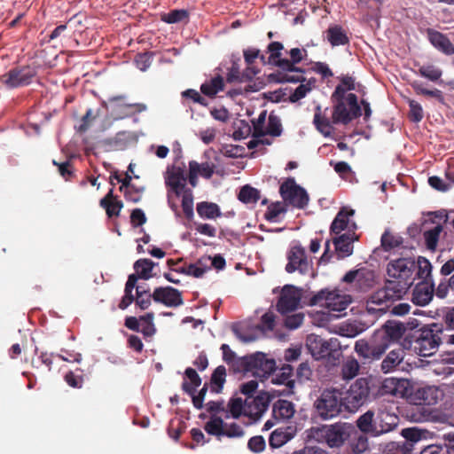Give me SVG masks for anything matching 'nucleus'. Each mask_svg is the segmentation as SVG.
<instances>
[{
  "instance_id": "34",
  "label": "nucleus",
  "mask_w": 454,
  "mask_h": 454,
  "mask_svg": "<svg viewBox=\"0 0 454 454\" xmlns=\"http://www.w3.org/2000/svg\"><path fill=\"white\" fill-rule=\"evenodd\" d=\"M442 226L441 224H437L434 228L424 231L423 237L425 240V246L427 250L431 252H434L436 250L439 238L442 232Z\"/></svg>"
},
{
  "instance_id": "14",
  "label": "nucleus",
  "mask_w": 454,
  "mask_h": 454,
  "mask_svg": "<svg viewBox=\"0 0 454 454\" xmlns=\"http://www.w3.org/2000/svg\"><path fill=\"white\" fill-rule=\"evenodd\" d=\"M301 298V291L294 286L286 285L280 293L276 304L277 310L281 315H286L297 309Z\"/></svg>"
},
{
  "instance_id": "46",
  "label": "nucleus",
  "mask_w": 454,
  "mask_h": 454,
  "mask_svg": "<svg viewBox=\"0 0 454 454\" xmlns=\"http://www.w3.org/2000/svg\"><path fill=\"white\" fill-rule=\"evenodd\" d=\"M182 208L185 217L191 220L193 217V196L190 189L182 192Z\"/></svg>"
},
{
  "instance_id": "63",
  "label": "nucleus",
  "mask_w": 454,
  "mask_h": 454,
  "mask_svg": "<svg viewBox=\"0 0 454 454\" xmlns=\"http://www.w3.org/2000/svg\"><path fill=\"white\" fill-rule=\"evenodd\" d=\"M182 97L184 98H189L192 100L194 103H198L200 106H207V101L205 98H203L199 91L193 89H188L182 92Z\"/></svg>"
},
{
  "instance_id": "52",
  "label": "nucleus",
  "mask_w": 454,
  "mask_h": 454,
  "mask_svg": "<svg viewBox=\"0 0 454 454\" xmlns=\"http://www.w3.org/2000/svg\"><path fill=\"white\" fill-rule=\"evenodd\" d=\"M228 407L231 417L238 419L242 413L244 414L245 401L243 402L240 397L231 398L228 403Z\"/></svg>"
},
{
  "instance_id": "7",
  "label": "nucleus",
  "mask_w": 454,
  "mask_h": 454,
  "mask_svg": "<svg viewBox=\"0 0 454 454\" xmlns=\"http://www.w3.org/2000/svg\"><path fill=\"white\" fill-rule=\"evenodd\" d=\"M344 403L338 391L325 390L317 402L316 411L323 419H333L340 414Z\"/></svg>"
},
{
  "instance_id": "18",
  "label": "nucleus",
  "mask_w": 454,
  "mask_h": 454,
  "mask_svg": "<svg viewBox=\"0 0 454 454\" xmlns=\"http://www.w3.org/2000/svg\"><path fill=\"white\" fill-rule=\"evenodd\" d=\"M153 300L167 307L176 308L184 304L182 293L172 286L156 287L153 293Z\"/></svg>"
},
{
  "instance_id": "45",
  "label": "nucleus",
  "mask_w": 454,
  "mask_h": 454,
  "mask_svg": "<svg viewBox=\"0 0 454 454\" xmlns=\"http://www.w3.org/2000/svg\"><path fill=\"white\" fill-rule=\"evenodd\" d=\"M359 364L354 359H348L341 367V375L345 380H351L356 377L359 372Z\"/></svg>"
},
{
  "instance_id": "1",
  "label": "nucleus",
  "mask_w": 454,
  "mask_h": 454,
  "mask_svg": "<svg viewBox=\"0 0 454 454\" xmlns=\"http://www.w3.org/2000/svg\"><path fill=\"white\" fill-rule=\"evenodd\" d=\"M415 270L416 261L411 257L389 262L387 267L388 278L385 286L371 296L370 302L381 306L379 310H384L389 307L388 303L401 299L413 285Z\"/></svg>"
},
{
  "instance_id": "64",
  "label": "nucleus",
  "mask_w": 454,
  "mask_h": 454,
  "mask_svg": "<svg viewBox=\"0 0 454 454\" xmlns=\"http://www.w3.org/2000/svg\"><path fill=\"white\" fill-rule=\"evenodd\" d=\"M421 454H450V442H446L444 446L429 445L421 451Z\"/></svg>"
},
{
  "instance_id": "15",
  "label": "nucleus",
  "mask_w": 454,
  "mask_h": 454,
  "mask_svg": "<svg viewBox=\"0 0 454 454\" xmlns=\"http://www.w3.org/2000/svg\"><path fill=\"white\" fill-rule=\"evenodd\" d=\"M272 397H274V395L269 392H260L255 397H247L244 415L254 420L259 419L268 409Z\"/></svg>"
},
{
  "instance_id": "33",
  "label": "nucleus",
  "mask_w": 454,
  "mask_h": 454,
  "mask_svg": "<svg viewBox=\"0 0 454 454\" xmlns=\"http://www.w3.org/2000/svg\"><path fill=\"white\" fill-rule=\"evenodd\" d=\"M223 419L219 416L212 415L209 420L205 423L204 429L208 434L216 436L217 439L221 440L223 436Z\"/></svg>"
},
{
  "instance_id": "51",
  "label": "nucleus",
  "mask_w": 454,
  "mask_h": 454,
  "mask_svg": "<svg viewBox=\"0 0 454 454\" xmlns=\"http://www.w3.org/2000/svg\"><path fill=\"white\" fill-rule=\"evenodd\" d=\"M245 434L242 427L235 422L227 424L224 422L223 436L228 438H240Z\"/></svg>"
},
{
  "instance_id": "9",
  "label": "nucleus",
  "mask_w": 454,
  "mask_h": 454,
  "mask_svg": "<svg viewBox=\"0 0 454 454\" xmlns=\"http://www.w3.org/2000/svg\"><path fill=\"white\" fill-rule=\"evenodd\" d=\"M387 344L374 333L370 340L361 339L355 344V351L364 360H379L387 349Z\"/></svg>"
},
{
  "instance_id": "38",
  "label": "nucleus",
  "mask_w": 454,
  "mask_h": 454,
  "mask_svg": "<svg viewBox=\"0 0 454 454\" xmlns=\"http://www.w3.org/2000/svg\"><path fill=\"white\" fill-rule=\"evenodd\" d=\"M155 263L150 259H139L134 263L136 275L142 279H149L153 277L152 270Z\"/></svg>"
},
{
  "instance_id": "32",
  "label": "nucleus",
  "mask_w": 454,
  "mask_h": 454,
  "mask_svg": "<svg viewBox=\"0 0 454 454\" xmlns=\"http://www.w3.org/2000/svg\"><path fill=\"white\" fill-rule=\"evenodd\" d=\"M196 210L198 215L204 219H215L222 215L219 206L213 202H200L197 204Z\"/></svg>"
},
{
  "instance_id": "29",
  "label": "nucleus",
  "mask_w": 454,
  "mask_h": 454,
  "mask_svg": "<svg viewBox=\"0 0 454 454\" xmlns=\"http://www.w3.org/2000/svg\"><path fill=\"white\" fill-rule=\"evenodd\" d=\"M437 390L432 387L419 388L413 394V400L419 405H432L437 402Z\"/></svg>"
},
{
  "instance_id": "54",
  "label": "nucleus",
  "mask_w": 454,
  "mask_h": 454,
  "mask_svg": "<svg viewBox=\"0 0 454 454\" xmlns=\"http://www.w3.org/2000/svg\"><path fill=\"white\" fill-rule=\"evenodd\" d=\"M266 120V111H262L257 119L252 120V125L254 129L253 137H262L265 136V130L263 129Z\"/></svg>"
},
{
  "instance_id": "62",
  "label": "nucleus",
  "mask_w": 454,
  "mask_h": 454,
  "mask_svg": "<svg viewBox=\"0 0 454 454\" xmlns=\"http://www.w3.org/2000/svg\"><path fill=\"white\" fill-rule=\"evenodd\" d=\"M275 326V315L273 312L268 311L261 317V324L258 329L261 331H272Z\"/></svg>"
},
{
  "instance_id": "8",
  "label": "nucleus",
  "mask_w": 454,
  "mask_h": 454,
  "mask_svg": "<svg viewBox=\"0 0 454 454\" xmlns=\"http://www.w3.org/2000/svg\"><path fill=\"white\" fill-rule=\"evenodd\" d=\"M346 100L347 102H339L334 105L332 118L335 124L347 125L361 115V107L358 105L356 95L348 93Z\"/></svg>"
},
{
  "instance_id": "4",
  "label": "nucleus",
  "mask_w": 454,
  "mask_h": 454,
  "mask_svg": "<svg viewBox=\"0 0 454 454\" xmlns=\"http://www.w3.org/2000/svg\"><path fill=\"white\" fill-rule=\"evenodd\" d=\"M443 332V326L441 324L434 323L422 327L414 341V349L420 356H432L442 342Z\"/></svg>"
},
{
  "instance_id": "56",
  "label": "nucleus",
  "mask_w": 454,
  "mask_h": 454,
  "mask_svg": "<svg viewBox=\"0 0 454 454\" xmlns=\"http://www.w3.org/2000/svg\"><path fill=\"white\" fill-rule=\"evenodd\" d=\"M304 315L302 313H295L286 315L284 319V325L289 330H294L301 326L303 322Z\"/></svg>"
},
{
  "instance_id": "40",
  "label": "nucleus",
  "mask_w": 454,
  "mask_h": 454,
  "mask_svg": "<svg viewBox=\"0 0 454 454\" xmlns=\"http://www.w3.org/2000/svg\"><path fill=\"white\" fill-rule=\"evenodd\" d=\"M233 133L232 137L235 140H241L247 138L252 131L251 126L245 120H237L232 125Z\"/></svg>"
},
{
  "instance_id": "12",
  "label": "nucleus",
  "mask_w": 454,
  "mask_h": 454,
  "mask_svg": "<svg viewBox=\"0 0 454 454\" xmlns=\"http://www.w3.org/2000/svg\"><path fill=\"white\" fill-rule=\"evenodd\" d=\"M244 361L247 366H250L249 372L254 377L261 379V380L268 379L277 368L275 360L268 358L263 353L247 356V358Z\"/></svg>"
},
{
  "instance_id": "60",
  "label": "nucleus",
  "mask_w": 454,
  "mask_h": 454,
  "mask_svg": "<svg viewBox=\"0 0 454 454\" xmlns=\"http://www.w3.org/2000/svg\"><path fill=\"white\" fill-rule=\"evenodd\" d=\"M207 270V268L203 267L202 259H200L196 263L187 265L185 275L201 278Z\"/></svg>"
},
{
  "instance_id": "59",
  "label": "nucleus",
  "mask_w": 454,
  "mask_h": 454,
  "mask_svg": "<svg viewBox=\"0 0 454 454\" xmlns=\"http://www.w3.org/2000/svg\"><path fill=\"white\" fill-rule=\"evenodd\" d=\"M286 211L281 203H272L267 208L265 219L269 222H277L278 216Z\"/></svg>"
},
{
  "instance_id": "27",
  "label": "nucleus",
  "mask_w": 454,
  "mask_h": 454,
  "mask_svg": "<svg viewBox=\"0 0 454 454\" xmlns=\"http://www.w3.org/2000/svg\"><path fill=\"white\" fill-rule=\"evenodd\" d=\"M295 412L293 403L287 400H278L273 404V418L278 420H287L291 419Z\"/></svg>"
},
{
  "instance_id": "43",
  "label": "nucleus",
  "mask_w": 454,
  "mask_h": 454,
  "mask_svg": "<svg viewBox=\"0 0 454 454\" xmlns=\"http://www.w3.org/2000/svg\"><path fill=\"white\" fill-rule=\"evenodd\" d=\"M189 18V12L184 9L172 10L161 16V20L168 24L181 22Z\"/></svg>"
},
{
  "instance_id": "20",
  "label": "nucleus",
  "mask_w": 454,
  "mask_h": 454,
  "mask_svg": "<svg viewBox=\"0 0 454 454\" xmlns=\"http://www.w3.org/2000/svg\"><path fill=\"white\" fill-rule=\"evenodd\" d=\"M402 435L405 441L399 442H391L388 447L389 450H394L395 454H410L412 450V443L421 439V432L414 427L404 428Z\"/></svg>"
},
{
  "instance_id": "48",
  "label": "nucleus",
  "mask_w": 454,
  "mask_h": 454,
  "mask_svg": "<svg viewBox=\"0 0 454 454\" xmlns=\"http://www.w3.org/2000/svg\"><path fill=\"white\" fill-rule=\"evenodd\" d=\"M411 87L418 95L432 97V98H435L439 100L442 99V93L440 90H437V89L427 90V89L424 88L421 82L414 81L411 83Z\"/></svg>"
},
{
  "instance_id": "30",
  "label": "nucleus",
  "mask_w": 454,
  "mask_h": 454,
  "mask_svg": "<svg viewBox=\"0 0 454 454\" xmlns=\"http://www.w3.org/2000/svg\"><path fill=\"white\" fill-rule=\"evenodd\" d=\"M404 351L399 348L390 351L381 363V371L387 373L395 370L403 360Z\"/></svg>"
},
{
  "instance_id": "2",
  "label": "nucleus",
  "mask_w": 454,
  "mask_h": 454,
  "mask_svg": "<svg viewBox=\"0 0 454 454\" xmlns=\"http://www.w3.org/2000/svg\"><path fill=\"white\" fill-rule=\"evenodd\" d=\"M398 417L386 408L368 410L356 419L358 429L372 437L393 431L398 425Z\"/></svg>"
},
{
  "instance_id": "11",
  "label": "nucleus",
  "mask_w": 454,
  "mask_h": 454,
  "mask_svg": "<svg viewBox=\"0 0 454 454\" xmlns=\"http://www.w3.org/2000/svg\"><path fill=\"white\" fill-rule=\"evenodd\" d=\"M341 356L340 341L336 338L328 340L314 337V360L325 359L327 364H335Z\"/></svg>"
},
{
  "instance_id": "17",
  "label": "nucleus",
  "mask_w": 454,
  "mask_h": 454,
  "mask_svg": "<svg viewBox=\"0 0 454 454\" xmlns=\"http://www.w3.org/2000/svg\"><path fill=\"white\" fill-rule=\"evenodd\" d=\"M287 260L288 262L286 265V272L299 271L301 274H305L308 271L309 262L306 250L301 245L291 247L287 252Z\"/></svg>"
},
{
  "instance_id": "50",
  "label": "nucleus",
  "mask_w": 454,
  "mask_h": 454,
  "mask_svg": "<svg viewBox=\"0 0 454 454\" xmlns=\"http://www.w3.org/2000/svg\"><path fill=\"white\" fill-rule=\"evenodd\" d=\"M282 133V125L279 118L272 114H270L268 119V125L265 130V135L272 137H279Z\"/></svg>"
},
{
  "instance_id": "19",
  "label": "nucleus",
  "mask_w": 454,
  "mask_h": 454,
  "mask_svg": "<svg viewBox=\"0 0 454 454\" xmlns=\"http://www.w3.org/2000/svg\"><path fill=\"white\" fill-rule=\"evenodd\" d=\"M187 177L184 175V169L180 167L172 166L168 168L165 174V183L167 187H169L176 197H179L184 190H186Z\"/></svg>"
},
{
  "instance_id": "57",
  "label": "nucleus",
  "mask_w": 454,
  "mask_h": 454,
  "mask_svg": "<svg viewBox=\"0 0 454 454\" xmlns=\"http://www.w3.org/2000/svg\"><path fill=\"white\" fill-rule=\"evenodd\" d=\"M409 118L414 122H419L423 119V109L419 103L415 100L409 101Z\"/></svg>"
},
{
  "instance_id": "5",
  "label": "nucleus",
  "mask_w": 454,
  "mask_h": 454,
  "mask_svg": "<svg viewBox=\"0 0 454 454\" xmlns=\"http://www.w3.org/2000/svg\"><path fill=\"white\" fill-rule=\"evenodd\" d=\"M348 423H335L314 428V440L325 442L329 447H340L349 436Z\"/></svg>"
},
{
  "instance_id": "39",
  "label": "nucleus",
  "mask_w": 454,
  "mask_h": 454,
  "mask_svg": "<svg viewBox=\"0 0 454 454\" xmlns=\"http://www.w3.org/2000/svg\"><path fill=\"white\" fill-rule=\"evenodd\" d=\"M238 199L246 204L256 203L260 200V192L247 184L240 189L238 194Z\"/></svg>"
},
{
  "instance_id": "42",
  "label": "nucleus",
  "mask_w": 454,
  "mask_h": 454,
  "mask_svg": "<svg viewBox=\"0 0 454 454\" xmlns=\"http://www.w3.org/2000/svg\"><path fill=\"white\" fill-rule=\"evenodd\" d=\"M418 74L431 82H436L441 78L442 71L435 66L428 64L420 66Z\"/></svg>"
},
{
  "instance_id": "35",
  "label": "nucleus",
  "mask_w": 454,
  "mask_h": 454,
  "mask_svg": "<svg viewBox=\"0 0 454 454\" xmlns=\"http://www.w3.org/2000/svg\"><path fill=\"white\" fill-rule=\"evenodd\" d=\"M184 375L188 378L190 383L186 381L183 382L182 388L187 394L193 395L196 392L197 387L201 385V378L192 367L185 369Z\"/></svg>"
},
{
  "instance_id": "61",
  "label": "nucleus",
  "mask_w": 454,
  "mask_h": 454,
  "mask_svg": "<svg viewBox=\"0 0 454 454\" xmlns=\"http://www.w3.org/2000/svg\"><path fill=\"white\" fill-rule=\"evenodd\" d=\"M144 191V187H136L135 185H132L124 191V197L127 200L137 203L141 200Z\"/></svg>"
},
{
  "instance_id": "23",
  "label": "nucleus",
  "mask_w": 454,
  "mask_h": 454,
  "mask_svg": "<svg viewBox=\"0 0 454 454\" xmlns=\"http://www.w3.org/2000/svg\"><path fill=\"white\" fill-rule=\"evenodd\" d=\"M405 328L402 324L395 322H387L381 330L376 331L375 333L381 340L387 344V348L391 342L398 340L404 333Z\"/></svg>"
},
{
  "instance_id": "28",
  "label": "nucleus",
  "mask_w": 454,
  "mask_h": 454,
  "mask_svg": "<svg viewBox=\"0 0 454 454\" xmlns=\"http://www.w3.org/2000/svg\"><path fill=\"white\" fill-rule=\"evenodd\" d=\"M134 140V135L129 131H119L114 137L106 138L105 145L115 149L124 150Z\"/></svg>"
},
{
  "instance_id": "58",
  "label": "nucleus",
  "mask_w": 454,
  "mask_h": 454,
  "mask_svg": "<svg viewBox=\"0 0 454 454\" xmlns=\"http://www.w3.org/2000/svg\"><path fill=\"white\" fill-rule=\"evenodd\" d=\"M243 55L247 66H251L257 58H259L263 64L266 63V57L263 54H260V51L258 49H246L243 51Z\"/></svg>"
},
{
  "instance_id": "41",
  "label": "nucleus",
  "mask_w": 454,
  "mask_h": 454,
  "mask_svg": "<svg viewBox=\"0 0 454 454\" xmlns=\"http://www.w3.org/2000/svg\"><path fill=\"white\" fill-rule=\"evenodd\" d=\"M401 236L394 235L389 231H385L381 236V246L385 251H390L395 247H399L403 244Z\"/></svg>"
},
{
  "instance_id": "55",
  "label": "nucleus",
  "mask_w": 454,
  "mask_h": 454,
  "mask_svg": "<svg viewBox=\"0 0 454 454\" xmlns=\"http://www.w3.org/2000/svg\"><path fill=\"white\" fill-rule=\"evenodd\" d=\"M266 442L262 435L251 437L247 442V448L254 453H261L265 450Z\"/></svg>"
},
{
  "instance_id": "36",
  "label": "nucleus",
  "mask_w": 454,
  "mask_h": 454,
  "mask_svg": "<svg viewBox=\"0 0 454 454\" xmlns=\"http://www.w3.org/2000/svg\"><path fill=\"white\" fill-rule=\"evenodd\" d=\"M226 381V369L223 365L217 366L210 379V388L212 392L221 393Z\"/></svg>"
},
{
  "instance_id": "47",
  "label": "nucleus",
  "mask_w": 454,
  "mask_h": 454,
  "mask_svg": "<svg viewBox=\"0 0 454 454\" xmlns=\"http://www.w3.org/2000/svg\"><path fill=\"white\" fill-rule=\"evenodd\" d=\"M416 269H418V278L423 280H427L431 276L432 265L430 262L425 257L419 256L416 262Z\"/></svg>"
},
{
  "instance_id": "3",
  "label": "nucleus",
  "mask_w": 454,
  "mask_h": 454,
  "mask_svg": "<svg viewBox=\"0 0 454 454\" xmlns=\"http://www.w3.org/2000/svg\"><path fill=\"white\" fill-rule=\"evenodd\" d=\"M287 53L290 56V59H284L283 60H278L277 63L278 70L271 74L270 78L279 83H297L304 81L303 70L296 67L295 65L300 63L307 55L306 50L293 48Z\"/></svg>"
},
{
  "instance_id": "16",
  "label": "nucleus",
  "mask_w": 454,
  "mask_h": 454,
  "mask_svg": "<svg viewBox=\"0 0 454 454\" xmlns=\"http://www.w3.org/2000/svg\"><path fill=\"white\" fill-rule=\"evenodd\" d=\"M356 230V224L352 223V230L333 239L334 253L332 255H335L340 260L352 254L353 243L358 239V236L355 232Z\"/></svg>"
},
{
  "instance_id": "53",
  "label": "nucleus",
  "mask_w": 454,
  "mask_h": 454,
  "mask_svg": "<svg viewBox=\"0 0 454 454\" xmlns=\"http://www.w3.org/2000/svg\"><path fill=\"white\" fill-rule=\"evenodd\" d=\"M449 290L454 292V274L448 280L444 279L440 282L435 294L438 298L443 299L447 296Z\"/></svg>"
},
{
  "instance_id": "6",
  "label": "nucleus",
  "mask_w": 454,
  "mask_h": 454,
  "mask_svg": "<svg viewBox=\"0 0 454 454\" xmlns=\"http://www.w3.org/2000/svg\"><path fill=\"white\" fill-rule=\"evenodd\" d=\"M369 395L368 380L365 378L357 379L342 397L344 409L349 412L357 411L368 400Z\"/></svg>"
},
{
  "instance_id": "25",
  "label": "nucleus",
  "mask_w": 454,
  "mask_h": 454,
  "mask_svg": "<svg viewBox=\"0 0 454 454\" xmlns=\"http://www.w3.org/2000/svg\"><path fill=\"white\" fill-rule=\"evenodd\" d=\"M434 295V284L419 283L416 285L412 292L411 301L419 306H426L430 302Z\"/></svg>"
},
{
  "instance_id": "22",
  "label": "nucleus",
  "mask_w": 454,
  "mask_h": 454,
  "mask_svg": "<svg viewBox=\"0 0 454 454\" xmlns=\"http://www.w3.org/2000/svg\"><path fill=\"white\" fill-rule=\"evenodd\" d=\"M427 35L428 41L439 51L448 56L454 54V44L446 35L433 28H428Z\"/></svg>"
},
{
  "instance_id": "49",
  "label": "nucleus",
  "mask_w": 454,
  "mask_h": 454,
  "mask_svg": "<svg viewBox=\"0 0 454 454\" xmlns=\"http://www.w3.org/2000/svg\"><path fill=\"white\" fill-rule=\"evenodd\" d=\"M284 49L283 44L280 42H271L268 47V52H270L269 56V63H271L277 67V63L278 60H283L281 58V51Z\"/></svg>"
},
{
  "instance_id": "44",
  "label": "nucleus",
  "mask_w": 454,
  "mask_h": 454,
  "mask_svg": "<svg viewBox=\"0 0 454 454\" xmlns=\"http://www.w3.org/2000/svg\"><path fill=\"white\" fill-rule=\"evenodd\" d=\"M153 294L149 290H145L142 286H138L136 288V305L141 309H146L151 305Z\"/></svg>"
},
{
  "instance_id": "10",
  "label": "nucleus",
  "mask_w": 454,
  "mask_h": 454,
  "mask_svg": "<svg viewBox=\"0 0 454 454\" xmlns=\"http://www.w3.org/2000/svg\"><path fill=\"white\" fill-rule=\"evenodd\" d=\"M35 75L34 67L23 66L12 68L1 76L0 81L7 88L14 89L30 84Z\"/></svg>"
},
{
  "instance_id": "21",
  "label": "nucleus",
  "mask_w": 454,
  "mask_h": 454,
  "mask_svg": "<svg viewBox=\"0 0 454 454\" xmlns=\"http://www.w3.org/2000/svg\"><path fill=\"white\" fill-rule=\"evenodd\" d=\"M293 367L289 364H284L279 372L271 378V382L276 385H284L285 388L282 390H274L272 395H288L293 393L292 389L294 386V380L292 379Z\"/></svg>"
},
{
  "instance_id": "13",
  "label": "nucleus",
  "mask_w": 454,
  "mask_h": 454,
  "mask_svg": "<svg viewBox=\"0 0 454 454\" xmlns=\"http://www.w3.org/2000/svg\"><path fill=\"white\" fill-rule=\"evenodd\" d=\"M283 200L290 205L301 208L307 205L309 196L304 189L296 184L294 178H287L279 188Z\"/></svg>"
},
{
  "instance_id": "31",
  "label": "nucleus",
  "mask_w": 454,
  "mask_h": 454,
  "mask_svg": "<svg viewBox=\"0 0 454 454\" xmlns=\"http://www.w3.org/2000/svg\"><path fill=\"white\" fill-rule=\"evenodd\" d=\"M291 427L283 428L279 427L275 429L270 435L269 444L271 448H280L294 437V433L287 430Z\"/></svg>"
},
{
  "instance_id": "37",
  "label": "nucleus",
  "mask_w": 454,
  "mask_h": 454,
  "mask_svg": "<svg viewBox=\"0 0 454 454\" xmlns=\"http://www.w3.org/2000/svg\"><path fill=\"white\" fill-rule=\"evenodd\" d=\"M224 87L223 79L221 75L212 78L209 82H204L200 86V91L204 95L213 98Z\"/></svg>"
},
{
  "instance_id": "26",
  "label": "nucleus",
  "mask_w": 454,
  "mask_h": 454,
  "mask_svg": "<svg viewBox=\"0 0 454 454\" xmlns=\"http://www.w3.org/2000/svg\"><path fill=\"white\" fill-rule=\"evenodd\" d=\"M326 40L333 47L347 45L349 43L348 36L339 25L329 27L325 32Z\"/></svg>"
},
{
  "instance_id": "24",
  "label": "nucleus",
  "mask_w": 454,
  "mask_h": 454,
  "mask_svg": "<svg viewBox=\"0 0 454 454\" xmlns=\"http://www.w3.org/2000/svg\"><path fill=\"white\" fill-rule=\"evenodd\" d=\"M355 210L342 207L333 221L330 230L331 233L339 235L342 231L348 229L352 230V223L349 225V217L353 216Z\"/></svg>"
}]
</instances>
